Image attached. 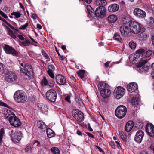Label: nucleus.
<instances>
[{
  "label": "nucleus",
  "mask_w": 154,
  "mask_h": 154,
  "mask_svg": "<svg viewBox=\"0 0 154 154\" xmlns=\"http://www.w3.org/2000/svg\"><path fill=\"white\" fill-rule=\"evenodd\" d=\"M107 3L105 0H96L94 4L98 7L94 12V15L102 18L105 17L106 15V9L104 6Z\"/></svg>",
  "instance_id": "nucleus-1"
},
{
  "label": "nucleus",
  "mask_w": 154,
  "mask_h": 154,
  "mask_svg": "<svg viewBox=\"0 0 154 154\" xmlns=\"http://www.w3.org/2000/svg\"><path fill=\"white\" fill-rule=\"evenodd\" d=\"M20 73L25 79H29L32 76V72L31 66L28 64L20 63Z\"/></svg>",
  "instance_id": "nucleus-2"
},
{
  "label": "nucleus",
  "mask_w": 154,
  "mask_h": 154,
  "mask_svg": "<svg viewBox=\"0 0 154 154\" xmlns=\"http://www.w3.org/2000/svg\"><path fill=\"white\" fill-rule=\"evenodd\" d=\"M130 26L132 29V32L134 34H137L140 33V36L142 37H146V33L144 32V29L142 25H140L137 22L133 21L130 23Z\"/></svg>",
  "instance_id": "nucleus-3"
},
{
  "label": "nucleus",
  "mask_w": 154,
  "mask_h": 154,
  "mask_svg": "<svg viewBox=\"0 0 154 154\" xmlns=\"http://www.w3.org/2000/svg\"><path fill=\"white\" fill-rule=\"evenodd\" d=\"M14 98L15 101L17 103H23L27 99L26 93L23 91L17 90L14 93Z\"/></svg>",
  "instance_id": "nucleus-4"
},
{
  "label": "nucleus",
  "mask_w": 154,
  "mask_h": 154,
  "mask_svg": "<svg viewBox=\"0 0 154 154\" xmlns=\"http://www.w3.org/2000/svg\"><path fill=\"white\" fill-rule=\"evenodd\" d=\"M147 61L146 59H142L137 65V70L140 72L147 71L149 69V66L147 63Z\"/></svg>",
  "instance_id": "nucleus-5"
},
{
  "label": "nucleus",
  "mask_w": 154,
  "mask_h": 154,
  "mask_svg": "<svg viewBox=\"0 0 154 154\" xmlns=\"http://www.w3.org/2000/svg\"><path fill=\"white\" fill-rule=\"evenodd\" d=\"M127 109L126 107L123 105L119 106L115 111L116 116L118 118L122 119L125 115Z\"/></svg>",
  "instance_id": "nucleus-6"
},
{
  "label": "nucleus",
  "mask_w": 154,
  "mask_h": 154,
  "mask_svg": "<svg viewBox=\"0 0 154 154\" xmlns=\"http://www.w3.org/2000/svg\"><path fill=\"white\" fill-rule=\"evenodd\" d=\"M11 139L13 141L18 143L21 140L22 134L20 131H15L13 130H11L10 133Z\"/></svg>",
  "instance_id": "nucleus-7"
},
{
  "label": "nucleus",
  "mask_w": 154,
  "mask_h": 154,
  "mask_svg": "<svg viewBox=\"0 0 154 154\" xmlns=\"http://www.w3.org/2000/svg\"><path fill=\"white\" fill-rule=\"evenodd\" d=\"M46 96L49 101L52 102H54L56 101L57 94L56 91L54 90H49L46 92Z\"/></svg>",
  "instance_id": "nucleus-8"
},
{
  "label": "nucleus",
  "mask_w": 154,
  "mask_h": 154,
  "mask_svg": "<svg viewBox=\"0 0 154 154\" xmlns=\"http://www.w3.org/2000/svg\"><path fill=\"white\" fill-rule=\"evenodd\" d=\"M8 121L11 125L15 127H19L21 124L20 120L16 116L15 114L13 116L10 117Z\"/></svg>",
  "instance_id": "nucleus-9"
},
{
  "label": "nucleus",
  "mask_w": 154,
  "mask_h": 154,
  "mask_svg": "<svg viewBox=\"0 0 154 154\" xmlns=\"http://www.w3.org/2000/svg\"><path fill=\"white\" fill-rule=\"evenodd\" d=\"M121 34L124 35L128 36L131 35L132 29L130 27L125 25L121 26L120 28Z\"/></svg>",
  "instance_id": "nucleus-10"
},
{
  "label": "nucleus",
  "mask_w": 154,
  "mask_h": 154,
  "mask_svg": "<svg viewBox=\"0 0 154 154\" xmlns=\"http://www.w3.org/2000/svg\"><path fill=\"white\" fill-rule=\"evenodd\" d=\"M125 90L124 88L120 86L116 88L114 90L115 95L116 98L119 99L122 97L124 94Z\"/></svg>",
  "instance_id": "nucleus-11"
},
{
  "label": "nucleus",
  "mask_w": 154,
  "mask_h": 154,
  "mask_svg": "<svg viewBox=\"0 0 154 154\" xmlns=\"http://www.w3.org/2000/svg\"><path fill=\"white\" fill-rule=\"evenodd\" d=\"M4 49L7 54H11L16 56H17L18 55V52L14 48L7 45H5Z\"/></svg>",
  "instance_id": "nucleus-12"
},
{
  "label": "nucleus",
  "mask_w": 154,
  "mask_h": 154,
  "mask_svg": "<svg viewBox=\"0 0 154 154\" xmlns=\"http://www.w3.org/2000/svg\"><path fill=\"white\" fill-rule=\"evenodd\" d=\"M72 115L75 119L79 122L82 121L84 119L83 114L81 112L77 110L73 111Z\"/></svg>",
  "instance_id": "nucleus-13"
},
{
  "label": "nucleus",
  "mask_w": 154,
  "mask_h": 154,
  "mask_svg": "<svg viewBox=\"0 0 154 154\" xmlns=\"http://www.w3.org/2000/svg\"><path fill=\"white\" fill-rule=\"evenodd\" d=\"M144 133L141 130L138 131L135 135L134 138V140L138 143H140L142 140L144 136Z\"/></svg>",
  "instance_id": "nucleus-14"
},
{
  "label": "nucleus",
  "mask_w": 154,
  "mask_h": 154,
  "mask_svg": "<svg viewBox=\"0 0 154 154\" xmlns=\"http://www.w3.org/2000/svg\"><path fill=\"white\" fill-rule=\"evenodd\" d=\"M146 130L150 136L154 137V125L152 124L147 125L146 127Z\"/></svg>",
  "instance_id": "nucleus-15"
},
{
  "label": "nucleus",
  "mask_w": 154,
  "mask_h": 154,
  "mask_svg": "<svg viewBox=\"0 0 154 154\" xmlns=\"http://www.w3.org/2000/svg\"><path fill=\"white\" fill-rule=\"evenodd\" d=\"M13 110L10 108H5L3 109V114L5 118L9 119L10 117L13 116L15 114L13 112Z\"/></svg>",
  "instance_id": "nucleus-16"
},
{
  "label": "nucleus",
  "mask_w": 154,
  "mask_h": 154,
  "mask_svg": "<svg viewBox=\"0 0 154 154\" xmlns=\"http://www.w3.org/2000/svg\"><path fill=\"white\" fill-rule=\"evenodd\" d=\"M56 81L58 85H64L66 82V79L64 76L60 75H58L55 77Z\"/></svg>",
  "instance_id": "nucleus-17"
},
{
  "label": "nucleus",
  "mask_w": 154,
  "mask_h": 154,
  "mask_svg": "<svg viewBox=\"0 0 154 154\" xmlns=\"http://www.w3.org/2000/svg\"><path fill=\"white\" fill-rule=\"evenodd\" d=\"M134 14L136 16L141 18H144L146 16L145 12L143 10L138 8H136L134 9Z\"/></svg>",
  "instance_id": "nucleus-18"
},
{
  "label": "nucleus",
  "mask_w": 154,
  "mask_h": 154,
  "mask_svg": "<svg viewBox=\"0 0 154 154\" xmlns=\"http://www.w3.org/2000/svg\"><path fill=\"white\" fill-rule=\"evenodd\" d=\"M127 88L129 92H134L137 89V85L135 82L130 83L127 85Z\"/></svg>",
  "instance_id": "nucleus-19"
},
{
  "label": "nucleus",
  "mask_w": 154,
  "mask_h": 154,
  "mask_svg": "<svg viewBox=\"0 0 154 154\" xmlns=\"http://www.w3.org/2000/svg\"><path fill=\"white\" fill-rule=\"evenodd\" d=\"M101 96L104 98H107L109 97L111 94V91L108 89H103L100 90Z\"/></svg>",
  "instance_id": "nucleus-20"
},
{
  "label": "nucleus",
  "mask_w": 154,
  "mask_h": 154,
  "mask_svg": "<svg viewBox=\"0 0 154 154\" xmlns=\"http://www.w3.org/2000/svg\"><path fill=\"white\" fill-rule=\"evenodd\" d=\"M38 108L43 113L45 114L48 111V107L46 104H44L41 103H39L38 105Z\"/></svg>",
  "instance_id": "nucleus-21"
},
{
  "label": "nucleus",
  "mask_w": 154,
  "mask_h": 154,
  "mask_svg": "<svg viewBox=\"0 0 154 154\" xmlns=\"http://www.w3.org/2000/svg\"><path fill=\"white\" fill-rule=\"evenodd\" d=\"M0 72L1 74L9 75L10 71L7 69L6 66L2 63H0Z\"/></svg>",
  "instance_id": "nucleus-22"
},
{
  "label": "nucleus",
  "mask_w": 154,
  "mask_h": 154,
  "mask_svg": "<svg viewBox=\"0 0 154 154\" xmlns=\"http://www.w3.org/2000/svg\"><path fill=\"white\" fill-rule=\"evenodd\" d=\"M119 7L118 5L116 4H111L108 7L109 11L111 12H113L117 11Z\"/></svg>",
  "instance_id": "nucleus-23"
},
{
  "label": "nucleus",
  "mask_w": 154,
  "mask_h": 154,
  "mask_svg": "<svg viewBox=\"0 0 154 154\" xmlns=\"http://www.w3.org/2000/svg\"><path fill=\"white\" fill-rule=\"evenodd\" d=\"M7 29L9 35L11 36L12 38L14 39H16L17 38L16 35L17 33L15 31H13L12 30L10 29L8 26H5V25L3 24Z\"/></svg>",
  "instance_id": "nucleus-24"
},
{
  "label": "nucleus",
  "mask_w": 154,
  "mask_h": 154,
  "mask_svg": "<svg viewBox=\"0 0 154 154\" xmlns=\"http://www.w3.org/2000/svg\"><path fill=\"white\" fill-rule=\"evenodd\" d=\"M134 124L132 121H129L127 123L125 127V130L126 131L129 132L132 129Z\"/></svg>",
  "instance_id": "nucleus-25"
},
{
  "label": "nucleus",
  "mask_w": 154,
  "mask_h": 154,
  "mask_svg": "<svg viewBox=\"0 0 154 154\" xmlns=\"http://www.w3.org/2000/svg\"><path fill=\"white\" fill-rule=\"evenodd\" d=\"M46 133L47 136L49 138H51L54 137L55 135V132L50 128L47 129Z\"/></svg>",
  "instance_id": "nucleus-26"
},
{
  "label": "nucleus",
  "mask_w": 154,
  "mask_h": 154,
  "mask_svg": "<svg viewBox=\"0 0 154 154\" xmlns=\"http://www.w3.org/2000/svg\"><path fill=\"white\" fill-rule=\"evenodd\" d=\"M86 9L90 16L92 17H94V11L92 7L90 5H88L86 7Z\"/></svg>",
  "instance_id": "nucleus-27"
},
{
  "label": "nucleus",
  "mask_w": 154,
  "mask_h": 154,
  "mask_svg": "<svg viewBox=\"0 0 154 154\" xmlns=\"http://www.w3.org/2000/svg\"><path fill=\"white\" fill-rule=\"evenodd\" d=\"M117 19V17L114 15H111L109 16L107 18L108 21L110 23H114L115 22Z\"/></svg>",
  "instance_id": "nucleus-28"
},
{
  "label": "nucleus",
  "mask_w": 154,
  "mask_h": 154,
  "mask_svg": "<svg viewBox=\"0 0 154 154\" xmlns=\"http://www.w3.org/2000/svg\"><path fill=\"white\" fill-rule=\"evenodd\" d=\"M10 73L9 75H8L9 76V78L10 80L14 82L15 81L17 78V75L14 73H10Z\"/></svg>",
  "instance_id": "nucleus-29"
},
{
  "label": "nucleus",
  "mask_w": 154,
  "mask_h": 154,
  "mask_svg": "<svg viewBox=\"0 0 154 154\" xmlns=\"http://www.w3.org/2000/svg\"><path fill=\"white\" fill-rule=\"evenodd\" d=\"M152 54V51L150 50H148L144 52L142 55V57L143 58H146L149 57Z\"/></svg>",
  "instance_id": "nucleus-30"
},
{
  "label": "nucleus",
  "mask_w": 154,
  "mask_h": 154,
  "mask_svg": "<svg viewBox=\"0 0 154 154\" xmlns=\"http://www.w3.org/2000/svg\"><path fill=\"white\" fill-rule=\"evenodd\" d=\"M38 126L41 129H45L46 128V125L42 121H39L38 122Z\"/></svg>",
  "instance_id": "nucleus-31"
},
{
  "label": "nucleus",
  "mask_w": 154,
  "mask_h": 154,
  "mask_svg": "<svg viewBox=\"0 0 154 154\" xmlns=\"http://www.w3.org/2000/svg\"><path fill=\"white\" fill-rule=\"evenodd\" d=\"M75 100L79 106L80 107L83 106V103L79 96H76Z\"/></svg>",
  "instance_id": "nucleus-32"
},
{
  "label": "nucleus",
  "mask_w": 154,
  "mask_h": 154,
  "mask_svg": "<svg viewBox=\"0 0 154 154\" xmlns=\"http://www.w3.org/2000/svg\"><path fill=\"white\" fill-rule=\"evenodd\" d=\"M107 84L104 82H100L98 85L99 89L101 90V89H105V88L107 86Z\"/></svg>",
  "instance_id": "nucleus-33"
},
{
  "label": "nucleus",
  "mask_w": 154,
  "mask_h": 154,
  "mask_svg": "<svg viewBox=\"0 0 154 154\" xmlns=\"http://www.w3.org/2000/svg\"><path fill=\"white\" fill-rule=\"evenodd\" d=\"M119 134L120 137L124 141H125L126 139V135L122 131L119 132Z\"/></svg>",
  "instance_id": "nucleus-34"
},
{
  "label": "nucleus",
  "mask_w": 154,
  "mask_h": 154,
  "mask_svg": "<svg viewBox=\"0 0 154 154\" xmlns=\"http://www.w3.org/2000/svg\"><path fill=\"white\" fill-rule=\"evenodd\" d=\"M138 98L136 97H133L131 99V103L133 105H135L138 104Z\"/></svg>",
  "instance_id": "nucleus-35"
},
{
  "label": "nucleus",
  "mask_w": 154,
  "mask_h": 154,
  "mask_svg": "<svg viewBox=\"0 0 154 154\" xmlns=\"http://www.w3.org/2000/svg\"><path fill=\"white\" fill-rule=\"evenodd\" d=\"M51 152L54 154H60V151L59 149L57 147H53L51 149Z\"/></svg>",
  "instance_id": "nucleus-36"
},
{
  "label": "nucleus",
  "mask_w": 154,
  "mask_h": 154,
  "mask_svg": "<svg viewBox=\"0 0 154 154\" xmlns=\"http://www.w3.org/2000/svg\"><path fill=\"white\" fill-rule=\"evenodd\" d=\"M48 80H47L45 77H43V79L41 81L42 85H43L48 86Z\"/></svg>",
  "instance_id": "nucleus-37"
},
{
  "label": "nucleus",
  "mask_w": 154,
  "mask_h": 154,
  "mask_svg": "<svg viewBox=\"0 0 154 154\" xmlns=\"http://www.w3.org/2000/svg\"><path fill=\"white\" fill-rule=\"evenodd\" d=\"M85 72V71L84 70H79L77 72L78 76L80 77L83 80H84Z\"/></svg>",
  "instance_id": "nucleus-38"
},
{
  "label": "nucleus",
  "mask_w": 154,
  "mask_h": 154,
  "mask_svg": "<svg viewBox=\"0 0 154 154\" xmlns=\"http://www.w3.org/2000/svg\"><path fill=\"white\" fill-rule=\"evenodd\" d=\"M30 44L29 41L28 40L26 39L24 41L20 43V45L21 46H29Z\"/></svg>",
  "instance_id": "nucleus-39"
},
{
  "label": "nucleus",
  "mask_w": 154,
  "mask_h": 154,
  "mask_svg": "<svg viewBox=\"0 0 154 154\" xmlns=\"http://www.w3.org/2000/svg\"><path fill=\"white\" fill-rule=\"evenodd\" d=\"M4 130L3 128H2L0 130V144H1L2 141V139L4 134Z\"/></svg>",
  "instance_id": "nucleus-40"
},
{
  "label": "nucleus",
  "mask_w": 154,
  "mask_h": 154,
  "mask_svg": "<svg viewBox=\"0 0 154 154\" xmlns=\"http://www.w3.org/2000/svg\"><path fill=\"white\" fill-rule=\"evenodd\" d=\"M42 53L43 56L46 59H48V61H49L50 59L49 55L43 50L42 51Z\"/></svg>",
  "instance_id": "nucleus-41"
},
{
  "label": "nucleus",
  "mask_w": 154,
  "mask_h": 154,
  "mask_svg": "<svg viewBox=\"0 0 154 154\" xmlns=\"http://www.w3.org/2000/svg\"><path fill=\"white\" fill-rule=\"evenodd\" d=\"M11 15H14L16 18H18L20 17L21 14L19 12H13L11 13Z\"/></svg>",
  "instance_id": "nucleus-42"
},
{
  "label": "nucleus",
  "mask_w": 154,
  "mask_h": 154,
  "mask_svg": "<svg viewBox=\"0 0 154 154\" xmlns=\"http://www.w3.org/2000/svg\"><path fill=\"white\" fill-rule=\"evenodd\" d=\"M114 38L120 42H121L122 40L120 36L118 34H115L114 36Z\"/></svg>",
  "instance_id": "nucleus-43"
},
{
  "label": "nucleus",
  "mask_w": 154,
  "mask_h": 154,
  "mask_svg": "<svg viewBox=\"0 0 154 154\" xmlns=\"http://www.w3.org/2000/svg\"><path fill=\"white\" fill-rule=\"evenodd\" d=\"M2 21L4 22L8 26L10 27L11 29H14L17 30L16 29H15L14 27L12 26L11 25L10 23H8L5 19L2 18V19L1 20Z\"/></svg>",
  "instance_id": "nucleus-44"
},
{
  "label": "nucleus",
  "mask_w": 154,
  "mask_h": 154,
  "mask_svg": "<svg viewBox=\"0 0 154 154\" xmlns=\"http://www.w3.org/2000/svg\"><path fill=\"white\" fill-rule=\"evenodd\" d=\"M48 72H54L55 70L54 66L52 65H50L48 66Z\"/></svg>",
  "instance_id": "nucleus-45"
},
{
  "label": "nucleus",
  "mask_w": 154,
  "mask_h": 154,
  "mask_svg": "<svg viewBox=\"0 0 154 154\" xmlns=\"http://www.w3.org/2000/svg\"><path fill=\"white\" fill-rule=\"evenodd\" d=\"M129 46L131 49H134L136 47V44L132 42H131L129 43Z\"/></svg>",
  "instance_id": "nucleus-46"
},
{
  "label": "nucleus",
  "mask_w": 154,
  "mask_h": 154,
  "mask_svg": "<svg viewBox=\"0 0 154 154\" xmlns=\"http://www.w3.org/2000/svg\"><path fill=\"white\" fill-rule=\"evenodd\" d=\"M28 25L29 23L27 22L25 24L21 26L19 28V29L21 30H24L28 27Z\"/></svg>",
  "instance_id": "nucleus-47"
},
{
  "label": "nucleus",
  "mask_w": 154,
  "mask_h": 154,
  "mask_svg": "<svg viewBox=\"0 0 154 154\" xmlns=\"http://www.w3.org/2000/svg\"><path fill=\"white\" fill-rule=\"evenodd\" d=\"M48 86L50 87H52L54 85V82L52 80H48Z\"/></svg>",
  "instance_id": "nucleus-48"
},
{
  "label": "nucleus",
  "mask_w": 154,
  "mask_h": 154,
  "mask_svg": "<svg viewBox=\"0 0 154 154\" xmlns=\"http://www.w3.org/2000/svg\"><path fill=\"white\" fill-rule=\"evenodd\" d=\"M145 51L142 49H140L136 51V53L140 54H143L144 53Z\"/></svg>",
  "instance_id": "nucleus-49"
},
{
  "label": "nucleus",
  "mask_w": 154,
  "mask_h": 154,
  "mask_svg": "<svg viewBox=\"0 0 154 154\" xmlns=\"http://www.w3.org/2000/svg\"><path fill=\"white\" fill-rule=\"evenodd\" d=\"M48 73L51 77L52 78L54 79V75L53 73V72H48Z\"/></svg>",
  "instance_id": "nucleus-50"
},
{
  "label": "nucleus",
  "mask_w": 154,
  "mask_h": 154,
  "mask_svg": "<svg viewBox=\"0 0 154 154\" xmlns=\"http://www.w3.org/2000/svg\"><path fill=\"white\" fill-rule=\"evenodd\" d=\"M0 14L5 18H7L8 16L2 11H0Z\"/></svg>",
  "instance_id": "nucleus-51"
},
{
  "label": "nucleus",
  "mask_w": 154,
  "mask_h": 154,
  "mask_svg": "<svg viewBox=\"0 0 154 154\" xmlns=\"http://www.w3.org/2000/svg\"><path fill=\"white\" fill-rule=\"evenodd\" d=\"M33 143L35 146H38L40 144V143L38 141L35 140L33 142Z\"/></svg>",
  "instance_id": "nucleus-52"
},
{
  "label": "nucleus",
  "mask_w": 154,
  "mask_h": 154,
  "mask_svg": "<svg viewBox=\"0 0 154 154\" xmlns=\"http://www.w3.org/2000/svg\"><path fill=\"white\" fill-rule=\"evenodd\" d=\"M70 96H68L65 98V100L68 102L70 103Z\"/></svg>",
  "instance_id": "nucleus-53"
},
{
  "label": "nucleus",
  "mask_w": 154,
  "mask_h": 154,
  "mask_svg": "<svg viewBox=\"0 0 154 154\" xmlns=\"http://www.w3.org/2000/svg\"><path fill=\"white\" fill-rule=\"evenodd\" d=\"M17 37L19 38L21 40H24V38L23 36L22 35H17Z\"/></svg>",
  "instance_id": "nucleus-54"
},
{
  "label": "nucleus",
  "mask_w": 154,
  "mask_h": 154,
  "mask_svg": "<svg viewBox=\"0 0 154 154\" xmlns=\"http://www.w3.org/2000/svg\"><path fill=\"white\" fill-rule=\"evenodd\" d=\"M82 1H83L86 3L89 4H90L92 1L91 0H81Z\"/></svg>",
  "instance_id": "nucleus-55"
},
{
  "label": "nucleus",
  "mask_w": 154,
  "mask_h": 154,
  "mask_svg": "<svg viewBox=\"0 0 154 154\" xmlns=\"http://www.w3.org/2000/svg\"><path fill=\"white\" fill-rule=\"evenodd\" d=\"M86 133L89 137H90L93 138H94L93 135L91 133L88 132H87Z\"/></svg>",
  "instance_id": "nucleus-56"
},
{
  "label": "nucleus",
  "mask_w": 154,
  "mask_h": 154,
  "mask_svg": "<svg viewBox=\"0 0 154 154\" xmlns=\"http://www.w3.org/2000/svg\"><path fill=\"white\" fill-rule=\"evenodd\" d=\"M0 106H3L5 107H6L7 105L4 103L0 101Z\"/></svg>",
  "instance_id": "nucleus-57"
},
{
  "label": "nucleus",
  "mask_w": 154,
  "mask_h": 154,
  "mask_svg": "<svg viewBox=\"0 0 154 154\" xmlns=\"http://www.w3.org/2000/svg\"><path fill=\"white\" fill-rule=\"evenodd\" d=\"M95 147L97 148L99 151H100V152H103V149L100 147H99L98 146L95 145Z\"/></svg>",
  "instance_id": "nucleus-58"
},
{
  "label": "nucleus",
  "mask_w": 154,
  "mask_h": 154,
  "mask_svg": "<svg viewBox=\"0 0 154 154\" xmlns=\"http://www.w3.org/2000/svg\"><path fill=\"white\" fill-rule=\"evenodd\" d=\"M31 149V147L29 146H27L25 149V151L26 152L29 151Z\"/></svg>",
  "instance_id": "nucleus-59"
},
{
  "label": "nucleus",
  "mask_w": 154,
  "mask_h": 154,
  "mask_svg": "<svg viewBox=\"0 0 154 154\" xmlns=\"http://www.w3.org/2000/svg\"><path fill=\"white\" fill-rule=\"evenodd\" d=\"M77 134L79 135H80V136H82V132H81V131H80L79 130H78L77 131Z\"/></svg>",
  "instance_id": "nucleus-60"
},
{
  "label": "nucleus",
  "mask_w": 154,
  "mask_h": 154,
  "mask_svg": "<svg viewBox=\"0 0 154 154\" xmlns=\"http://www.w3.org/2000/svg\"><path fill=\"white\" fill-rule=\"evenodd\" d=\"M110 62L109 61H108L107 62L104 63L105 66L106 67H107L109 66V65L110 63Z\"/></svg>",
  "instance_id": "nucleus-61"
},
{
  "label": "nucleus",
  "mask_w": 154,
  "mask_h": 154,
  "mask_svg": "<svg viewBox=\"0 0 154 154\" xmlns=\"http://www.w3.org/2000/svg\"><path fill=\"white\" fill-rule=\"evenodd\" d=\"M88 128L90 131H93V129L91 127L89 123L88 125Z\"/></svg>",
  "instance_id": "nucleus-62"
},
{
  "label": "nucleus",
  "mask_w": 154,
  "mask_h": 154,
  "mask_svg": "<svg viewBox=\"0 0 154 154\" xmlns=\"http://www.w3.org/2000/svg\"><path fill=\"white\" fill-rule=\"evenodd\" d=\"M31 17L32 18L34 19L36 18V15L35 14H32Z\"/></svg>",
  "instance_id": "nucleus-63"
},
{
  "label": "nucleus",
  "mask_w": 154,
  "mask_h": 154,
  "mask_svg": "<svg viewBox=\"0 0 154 154\" xmlns=\"http://www.w3.org/2000/svg\"><path fill=\"white\" fill-rule=\"evenodd\" d=\"M151 39L152 41V43L154 46V34L152 37Z\"/></svg>",
  "instance_id": "nucleus-64"
}]
</instances>
